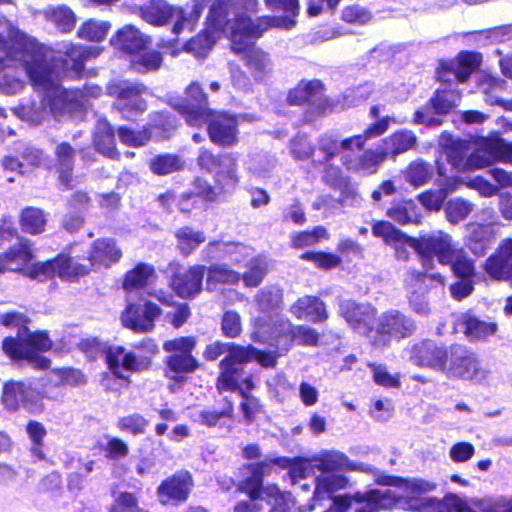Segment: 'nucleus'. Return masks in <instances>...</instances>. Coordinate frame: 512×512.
Returning <instances> with one entry per match:
<instances>
[{"label":"nucleus","mask_w":512,"mask_h":512,"mask_svg":"<svg viewBox=\"0 0 512 512\" xmlns=\"http://www.w3.org/2000/svg\"><path fill=\"white\" fill-rule=\"evenodd\" d=\"M26 322V317L18 312L0 315V324L3 326L19 327V339L6 338L3 341V350L11 359L26 360L35 368L46 369L50 361L38 352L49 350L52 342L45 332H29L24 327Z\"/></svg>","instance_id":"39448f33"},{"label":"nucleus","mask_w":512,"mask_h":512,"mask_svg":"<svg viewBox=\"0 0 512 512\" xmlns=\"http://www.w3.org/2000/svg\"><path fill=\"white\" fill-rule=\"evenodd\" d=\"M460 99L461 95L456 90H437L434 98L431 99L432 107L417 110L414 122L427 126H438L441 124V120L431 116V109H433L436 114H446L459 104Z\"/></svg>","instance_id":"aec40b11"},{"label":"nucleus","mask_w":512,"mask_h":512,"mask_svg":"<svg viewBox=\"0 0 512 512\" xmlns=\"http://www.w3.org/2000/svg\"><path fill=\"white\" fill-rule=\"evenodd\" d=\"M341 316L357 333L370 336L375 329L376 309L368 303L344 300L339 308Z\"/></svg>","instance_id":"f3484780"},{"label":"nucleus","mask_w":512,"mask_h":512,"mask_svg":"<svg viewBox=\"0 0 512 512\" xmlns=\"http://www.w3.org/2000/svg\"><path fill=\"white\" fill-rule=\"evenodd\" d=\"M122 257V250L111 238H100L92 242L87 255L84 257L88 264H83L91 270L108 269Z\"/></svg>","instance_id":"a211bd4d"},{"label":"nucleus","mask_w":512,"mask_h":512,"mask_svg":"<svg viewBox=\"0 0 512 512\" xmlns=\"http://www.w3.org/2000/svg\"><path fill=\"white\" fill-rule=\"evenodd\" d=\"M427 280L437 281L442 285L444 284V278L440 274H427L415 269L408 270L404 276V287L407 292V298L411 295L426 293L428 290L426 285Z\"/></svg>","instance_id":"c03bdc74"},{"label":"nucleus","mask_w":512,"mask_h":512,"mask_svg":"<svg viewBox=\"0 0 512 512\" xmlns=\"http://www.w3.org/2000/svg\"><path fill=\"white\" fill-rule=\"evenodd\" d=\"M312 462H314V469L317 468L322 473H333L345 469H358L344 453L339 451H324L318 456H314Z\"/></svg>","instance_id":"f704fd0d"},{"label":"nucleus","mask_w":512,"mask_h":512,"mask_svg":"<svg viewBox=\"0 0 512 512\" xmlns=\"http://www.w3.org/2000/svg\"><path fill=\"white\" fill-rule=\"evenodd\" d=\"M245 266L248 267V271L242 275L245 285L249 287L258 286L263 280L267 270L266 259L263 257H255L252 258Z\"/></svg>","instance_id":"0e129e2a"},{"label":"nucleus","mask_w":512,"mask_h":512,"mask_svg":"<svg viewBox=\"0 0 512 512\" xmlns=\"http://www.w3.org/2000/svg\"><path fill=\"white\" fill-rule=\"evenodd\" d=\"M193 487L192 477L188 472H179L158 487V497L161 503L183 502Z\"/></svg>","instance_id":"4be33fe9"},{"label":"nucleus","mask_w":512,"mask_h":512,"mask_svg":"<svg viewBox=\"0 0 512 512\" xmlns=\"http://www.w3.org/2000/svg\"><path fill=\"white\" fill-rule=\"evenodd\" d=\"M160 313V308L150 301L143 306L128 303L122 312L121 322L135 332H148L153 329L154 321Z\"/></svg>","instance_id":"6ab92c4d"},{"label":"nucleus","mask_w":512,"mask_h":512,"mask_svg":"<svg viewBox=\"0 0 512 512\" xmlns=\"http://www.w3.org/2000/svg\"><path fill=\"white\" fill-rule=\"evenodd\" d=\"M177 248L183 255L191 254L200 244L205 242L203 231H196L190 227H182L175 232Z\"/></svg>","instance_id":"3c124183"},{"label":"nucleus","mask_w":512,"mask_h":512,"mask_svg":"<svg viewBox=\"0 0 512 512\" xmlns=\"http://www.w3.org/2000/svg\"><path fill=\"white\" fill-rule=\"evenodd\" d=\"M58 52L66 55L68 58L67 61L71 63L72 72L78 75L84 67V62L90 58L99 56L101 49L98 47L67 43L59 46Z\"/></svg>","instance_id":"c9c22d12"},{"label":"nucleus","mask_w":512,"mask_h":512,"mask_svg":"<svg viewBox=\"0 0 512 512\" xmlns=\"http://www.w3.org/2000/svg\"><path fill=\"white\" fill-rule=\"evenodd\" d=\"M265 500L272 505L270 512H290L291 495L282 493L277 486L269 485L264 490Z\"/></svg>","instance_id":"e2e57ef3"},{"label":"nucleus","mask_w":512,"mask_h":512,"mask_svg":"<svg viewBox=\"0 0 512 512\" xmlns=\"http://www.w3.org/2000/svg\"><path fill=\"white\" fill-rule=\"evenodd\" d=\"M372 233L374 236L382 238L385 243L394 245L406 244V240L409 238L387 221L375 222L372 226Z\"/></svg>","instance_id":"bf43d9fd"},{"label":"nucleus","mask_w":512,"mask_h":512,"mask_svg":"<svg viewBox=\"0 0 512 512\" xmlns=\"http://www.w3.org/2000/svg\"><path fill=\"white\" fill-rule=\"evenodd\" d=\"M448 352L432 341L415 344L410 351V359L418 366H425L443 372Z\"/></svg>","instance_id":"5701e85b"},{"label":"nucleus","mask_w":512,"mask_h":512,"mask_svg":"<svg viewBox=\"0 0 512 512\" xmlns=\"http://www.w3.org/2000/svg\"><path fill=\"white\" fill-rule=\"evenodd\" d=\"M403 174L408 183L414 187H420L432 178L433 168L430 164L417 160L411 162Z\"/></svg>","instance_id":"6e6d98bb"},{"label":"nucleus","mask_w":512,"mask_h":512,"mask_svg":"<svg viewBox=\"0 0 512 512\" xmlns=\"http://www.w3.org/2000/svg\"><path fill=\"white\" fill-rule=\"evenodd\" d=\"M461 324L465 335L473 340H484L497 331L496 323L482 321L470 314L462 316Z\"/></svg>","instance_id":"a18cd8bd"},{"label":"nucleus","mask_w":512,"mask_h":512,"mask_svg":"<svg viewBox=\"0 0 512 512\" xmlns=\"http://www.w3.org/2000/svg\"><path fill=\"white\" fill-rule=\"evenodd\" d=\"M93 143L98 152L111 159L118 158L115 147L114 132L111 125L105 119H99L96 123Z\"/></svg>","instance_id":"4c0bfd02"},{"label":"nucleus","mask_w":512,"mask_h":512,"mask_svg":"<svg viewBox=\"0 0 512 512\" xmlns=\"http://www.w3.org/2000/svg\"><path fill=\"white\" fill-rule=\"evenodd\" d=\"M33 258L27 242H21L8 251L0 254V274L8 271L23 272Z\"/></svg>","instance_id":"cd10ccee"},{"label":"nucleus","mask_w":512,"mask_h":512,"mask_svg":"<svg viewBox=\"0 0 512 512\" xmlns=\"http://www.w3.org/2000/svg\"><path fill=\"white\" fill-rule=\"evenodd\" d=\"M255 330L252 333V339L259 342H268L277 340L284 336H289L291 340H295L298 344L315 346L318 344V333L307 326H292L289 320L277 318L274 320L272 327H266L260 320L254 321Z\"/></svg>","instance_id":"9b49d317"},{"label":"nucleus","mask_w":512,"mask_h":512,"mask_svg":"<svg viewBox=\"0 0 512 512\" xmlns=\"http://www.w3.org/2000/svg\"><path fill=\"white\" fill-rule=\"evenodd\" d=\"M157 275L152 265L138 263L134 268L127 271L123 280V289L127 292L143 289L152 284Z\"/></svg>","instance_id":"e433bc0d"},{"label":"nucleus","mask_w":512,"mask_h":512,"mask_svg":"<svg viewBox=\"0 0 512 512\" xmlns=\"http://www.w3.org/2000/svg\"><path fill=\"white\" fill-rule=\"evenodd\" d=\"M376 482L385 486H394L403 490L406 497L411 498V502L419 499L418 496L424 493L434 491L437 484L421 478L404 479L395 476L381 475Z\"/></svg>","instance_id":"393cba45"},{"label":"nucleus","mask_w":512,"mask_h":512,"mask_svg":"<svg viewBox=\"0 0 512 512\" xmlns=\"http://www.w3.org/2000/svg\"><path fill=\"white\" fill-rule=\"evenodd\" d=\"M443 373L448 378L470 380L477 383L484 381L487 373L483 370L475 355L461 346H453L448 352Z\"/></svg>","instance_id":"4468645a"},{"label":"nucleus","mask_w":512,"mask_h":512,"mask_svg":"<svg viewBox=\"0 0 512 512\" xmlns=\"http://www.w3.org/2000/svg\"><path fill=\"white\" fill-rule=\"evenodd\" d=\"M416 141L417 138L412 131H398L383 141L384 147L382 150L387 151V156L389 154L397 155L412 149Z\"/></svg>","instance_id":"09e8293b"},{"label":"nucleus","mask_w":512,"mask_h":512,"mask_svg":"<svg viewBox=\"0 0 512 512\" xmlns=\"http://www.w3.org/2000/svg\"><path fill=\"white\" fill-rule=\"evenodd\" d=\"M480 59L481 57L477 53L462 52L458 55L454 63L442 65L441 70L438 71L439 78L443 81H448L449 78H447L444 74V70H448L459 82H464L477 68Z\"/></svg>","instance_id":"7c9ffc66"},{"label":"nucleus","mask_w":512,"mask_h":512,"mask_svg":"<svg viewBox=\"0 0 512 512\" xmlns=\"http://www.w3.org/2000/svg\"><path fill=\"white\" fill-rule=\"evenodd\" d=\"M512 265V239H504L497 251V254L487 259L485 263L486 272L494 279L507 276Z\"/></svg>","instance_id":"2f4dec72"},{"label":"nucleus","mask_w":512,"mask_h":512,"mask_svg":"<svg viewBox=\"0 0 512 512\" xmlns=\"http://www.w3.org/2000/svg\"><path fill=\"white\" fill-rule=\"evenodd\" d=\"M290 312L298 319L307 318L313 322H321L327 319L324 303L312 296L299 298L291 306Z\"/></svg>","instance_id":"72a5a7b5"},{"label":"nucleus","mask_w":512,"mask_h":512,"mask_svg":"<svg viewBox=\"0 0 512 512\" xmlns=\"http://www.w3.org/2000/svg\"><path fill=\"white\" fill-rule=\"evenodd\" d=\"M131 63L136 70L146 72L159 68L162 63V57L157 51H146L143 49L133 56Z\"/></svg>","instance_id":"338daca9"},{"label":"nucleus","mask_w":512,"mask_h":512,"mask_svg":"<svg viewBox=\"0 0 512 512\" xmlns=\"http://www.w3.org/2000/svg\"><path fill=\"white\" fill-rule=\"evenodd\" d=\"M223 13H226V10H223L220 2L212 4L207 17L205 31L192 38L186 44V51L199 58L205 57L221 35L229 37L230 30L224 21Z\"/></svg>","instance_id":"f8f14e48"},{"label":"nucleus","mask_w":512,"mask_h":512,"mask_svg":"<svg viewBox=\"0 0 512 512\" xmlns=\"http://www.w3.org/2000/svg\"><path fill=\"white\" fill-rule=\"evenodd\" d=\"M107 94L115 97L114 108L125 119H133L147 109L144 96L148 95L149 91L141 83L126 80L112 81L107 86Z\"/></svg>","instance_id":"9d476101"},{"label":"nucleus","mask_w":512,"mask_h":512,"mask_svg":"<svg viewBox=\"0 0 512 512\" xmlns=\"http://www.w3.org/2000/svg\"><path fill=\"white\" fill-rule=\"evenodd\" d=\"M229 354L220 362L222 370L217 387L219 390H235L240 386L243 373L241 364L256 360L263 367L269 368L276 364V356L271 352H263L252 346L242 347L230 344Z\"/></svg>","instance_id":"423d86ee"},{"label":"nucleus","mask_w":512,"mask_h":512,"mask_svg":"<svg viewBox=\"0 0 512 512\" xmlns=\"http://www.w3.org/2000/svg\"><path fill=\"white\" fill-rule=\"evenodd\" d=\"M118 50L135 55L146 48L149 39L133 25H126L119 29L110 40Z\"/></svg>","instance_id":"bb28decb"},{"label":"nucleus","mask_w":512,"mask_h":512,"mask_svg":"<svg viewBox=\"0 0 512 512\" xmlns=\"http://www.w3.org/2000/svg\"><path fill=\"white\" fill-rule=\"evenodd\" d=\"M24 383L8 382L3 389L2 400L5 406L11 410L23 403Z\"/></svg>","instance_id":"774afa93"},{"label":"nucleus","mask_w":512,"mask_h":512,"mask_svg":"<svg viewBox=\"0 0 512 512\" xmlns=\"http://www.w3.org/2000/svg\"><path fill=\"white\" fill-rule=\"evenodd\" d=\"M62 62L34 38L15 29L5 19L0 20V89L14 94L23 87L26 75L33 87L43 93L39 104L22 106L19 116L32 124H40L49 114L54 118L75 115L83 111L87 98H97L99 86H87L83 91L66 90L59 85L64 70ZM0 118H5L0 108Z\"/></svg>","instance_id":"f257e3e1"},{"label":"nucleus","mask_w":512,"mask_h":512,"mask_svg":"<svg viewBox=\"0 0 512 512\" xmlns=\"http://www.w3.org/2000/svg\"><path fill=\"white\" fill-rule=\"evenodd\" d=\"M208 123L210 140L220 146H233L238 142V120L222 112H208L201 125Z\"/></svg>","instance_id":"dca6fc26"},{"label":"nucleus","mask_w":512,"mask_h":512,"mask_svg":"<svg viewBox=\"0 0 512 512\" xmlns=\"http://www.w3.org/2000/svg\"><path fill=\"white\" fill-rule=\"evenodd\" d=\"M46 218L44 212L36 207H27L20 215V226L29 234H40L44 231Z\"/></svg>","instance_id":"864d4df0"},{"label":"nucleus","mask_w":512,"mask_h":512,"mask_svg":"<svg viewBox=\"0 0 512 512\" xmlns=\"http://www.w3.org/2000/svg\"><path fill=\"white\" fill-rule=\"evenodd\" d=\"M184 161L176 155H160L150 162V169L158 175H167L183 169Z\"/></svg>","instance_id":"052dcab7"},{"label":"nucleus","mask_w":512,"mask_h":512,"mask_svg":"<svg viewBox=\"0 0 512 512\" xmlns=\"http://www.w3.org/2000/svg\"><path fill=\"white\" fill-rule=\"evenodd\" d=\"M245 24V31L241 32L231 28L229 39L232 50L245 61L246 67L256 80H263L272 70V63L269 55L263 50L254 46L253 41L259 38L268 28L292 29L294 21L292 19L277 17H261L256 27L250 28L246 21L239 18Z\"/></svg>","instance_id":"20e7f679"},{"label":"nucleus","mask_w":512,"mask_h":512,"mask_svg":"<svg viewBox=\"0 0 512 512\" xmlns=\"http://www.w3.org/2000/svg\"><path fill=\"white\" fill-rule=\"evenodd\" d=\"M45 18L63 32H70L75 25V15L66 6L49 7L44 11Z\"/></svg>","instance_id":"603ef678"},{"label":"nucleus","mask_w":512,"mask_h":512,"mask_svg":"<svg viewBox=\"0 0 512 512\" xmlns=\"http://www.w3.org/2000/svg\"><path fill=\"white\" fill-rule=\"evenodd\" d=\"M322 96V84L318 80L301 81L288 94V102L292 105L304 103H320Z\"/></svg>","instance_id":"ea45409f"},{"label":"nucleus","mask_w":512,"mask_h":512,"mask_svg":"<svg viewBox=\"0 0 512 512\" xmlns=\"http://www.w3.org/2000/svg\"><path fill=\"white\" fill-rule=\"evenodd\" d=\"M201 14L202 8L199 4L183 8L170 5L164 0H153L140 8L141 18L152 25L162 26L169 20H175L172 29L175 35L185 29L192 31Z\"/></svg>","instance_id":"0eeeda50"},{"label":"nucleus","mask_w":512,"mask_h":512,"mask_svg":"<svg viewBox=\"0 0 512 512\" xmlns=\"http://www.w3.org/2000/svg\"><path fill=\"white\" fill-rule=\"evenodd\" d=\"M447 265H450L454 274L462 279L469 278L474 274V263L466 256L463 249L455 247Z\"/></svg>","instance_id":"13d9d810"},{"label":"nucleus","mask_w":512,"mask_h":512,"mask_svg":"<svg viewBox=\"0 0 512 512\" xmlns=\"http://www.w3.org/2000/svg\"><path fill=\"white\" fill-rule=\"evenodd\" d=\"M392 118L386 117L367 128L362 134L345 138L341 141L332 136L324 135L319 139V149L323 153V163L335 158L342 152L341 161L343 166L352 172L363 174H374L380 165L387 158V151L381 149H368L362 154L355 156V151L363 149L366 141L384 134Z\"/></svg>","instance_id":"f03ea898"},{"label":"nucleus","mask_w":512,"mask_h":512,"mask_svg":"<svg viewBox=\"0 0 512 512\" xmlns=\"http://www.w3.org/2000/svg\"><path fill=\"white\" fill-rule=\"evenodd\" d=\"M89 273V269L81 263L74 262L71 257L61 254L53 260L38 262L29 267L26 266L24 275L39 281L57 275L63 280L72 279Z\"/></svg>","instance_id":"ddd939ff"},{"label":"nucleus","mask_w":512,"mask_h":512,"mask_svg":"<svg viewBox=\"0 0 512 512\" xmlns=\"http://www.w3.org/2000/svg\"><path fill=\"white\" fill-rule=\"evenodd\" d=\"M314 495L318 499L329 497L332 493L344 489L347 486L346 477L336 473H322L315 479Z\"/></svg>","instance_id":"de8ad7c7"},{"label":"nucleus","mask_w":512,"mask_h":512,"mask_svg":"<svg viewBox=\"0 0 512 512\" xmlns=\"http://www.w3.org/2000/svg\"><path fill=\"white\" fill-rule=\"evenodd\" d=\"M466 228L468 233L467 247L475 255L483 256L490 244V228L478 223H470Z\"/></svg>","instance_id":"37998d69"},{"label":"nucleus","mask_w":512,"mask_h":512,"mask_svg":"<svg viewBox=\"0 0 512 512\" xmlns=\"http://www.w3.org/2000/svg\"><path fill=\"white\" fill-rule=\"evenodd\" d=\"M323 153L318 148V155L313 160L315 165H321L324 167L323 171V180L332 187L341 189L340 202L342 205H350L355 206L360 202V198L356 192V190L347 184L346 178L343 176L341 168L338 166L332 165L330 162H322Z\"/></svg>","instance_id":"412c9836"},{"label":"nucleus","mask_w":512,"mask_h":512,"mask_svg":"<svg viewBox=\"0 0 512 512\" xmlns=\"http://www.w3.org/2000/svg\"><path fill=\"white\" fill-rule=\"evenodd\" d=\"M238 158L233 153L222 154V165L215 171L217 189L223 192L233 191L238 183Z\"/></svg>","instance_id":"473e14b6"},{"label":"nucleus","mask_w":512,"mask_h":512,"mask_svg":"<svg viewBox=\"0 0 512 512\" xmlns=\"http://www.w3.org/2000/svg\"><path fill=\"white\" fill-rule=\"evenodd\" d=\"M218 192L209 183L202 179H197L194 183V191L189 194H183L179 201L181 211L190 212L192 207L200 204L202 201H214L217 199Z\"/></svg>","instance_id":"58836bf2"},{"label":"nucleus","mask_w":512,"mask_h":512,"mask_svg":"<svg viewBox=\"0 0 512 512\" xmlns=\"http://www.w3.org/2000/svg\"><path fill=\"white\" fill-rule=\"evenodd\" d=\"M241 279V273L228 268L226 265H212L207 271L206 286L214 291L218 284H235Z\"/></svg>","instance_id":"8fccbe9b"},{"label":"nucleus","mask_w":512,"mask_h":512,"mask_svg":"<svg viewBox=\"0 0 512 512\" xmlns=\"http://www.w3.org/2000/svg\"><path fill=\"white\" fill-rule=\"evenodd\" d=\"M506 81L491 75H484L479 83L481 91L486 95L485 101L490 105H499L512 111V100H504L500 93L506 88Z\"/></svg>","instance_id":"a19ab883"},{"label":"nucleus","mask_w":512,"mask_h":512,"mask_svg":"<svg viewBox=\"0 0 512 512\" xmlns=\"http://www.w3.org/2000/svg\"><path fill=\"white\" fill-rule=\"evenodd\" d=\"M205 266L195 265L174 274L171 286L182 298L194 297L202 288Z\"/></svg>","instance_id":"b1692460"},{"label":"nucleus","mask_w":512,"mask_h":512,"mask_svg":"<svg viewBox=\"0 0 512 512\" xmlns=\"http://www.w3.org/2000/svg\"><path fill=\"white\" fill-rule=\"evenodd\" d=\"M242 390L244 400L241 403V411L245 419L249 422L253 421L255 416L261 411V405L255 397L245 395V391H250L254 388V384L251 379H243L238 387Z\"/></svg>","instance_id":"69168bd1"},{"label":"nucleus","mask_w":512,"mask_h":512,"mask_svg":"<svg viewBox=\"0 0 512 512\" xmlns=\"http://www.w3.org/2000/svg\"><path fill=\"white\" fill-rule=\"evenodd\" d=\"M415 329V322L410 317L398 310H389L378 318L372 344L377 347L386 346L391 337L406 338Z\"/></svg>","instance_id":"2eb2a0df"},{"label":"nucleus","mask_w":512,"mask_h":512,"mask_svg":"<svg viewBox=\"0 0 512 512\" xmlns=\"http://www.w3.org/2000/svg\"><path fill=\"white\" fill-rule=\"evenodd\" d=\"M275 463L283 468H289V475L293 483L308 477L314 472L312 460L309 461L302 458H278Z\"/></svg>","instance_id":"5fc2aeb1"},{"label":"nucleus","mask_w":512,"mask_h":512,"mask_svg":"<svg viewBox=\"0 0 512 512\" xmlns=\"http://www.w3.org/2000/svg\"><path fill=\"white\" fill-rule=\"evenodd\" d=\"M134 350L128 351L122 346H112L106 353L109 369L119 378L124 379L120 370L129 372H142L151 365V359L158 353V346L152 339H144L133 346Z\"/></svg>","instance_id":"6e6552de"},{"label":"nucleus","mask_w":512,"mask_h":512,"mask_svg":"<svg viewBox=\"0 0 512 512\" xmlns=\"http://www.w3.org/2000/svg\"><path fill=\"white\" fill-rule=\"evenodd\" d=\"M473 203L462 198H455L446 204L445 213L450 223L456 224L463 221L473 211Z\"/></svg>","instance_id":"680f3d73"},{"label":"nucleus","mask_w":512,"mask_h":512,"mask_svg":"<svg viewBox=\"0 0 512 512\" xmlns=\"http://www.w3.org/2000/svg\"><path fill=\"white\" fill-rule=\"evenodd\" d=\"M55 155L57 159V169L59 180L66 188L72 186V166L74 159V150L68 143H61L56 147Z\"/></svg>","instance_id":"49530a36"},{"label":"nucleus","mask_w":512,"mask_h":512,"mask_svg":"<svg viewBox=\"0 0 512 512\" xmlns=\"http://www.w3.org/2000/svg\"><path fill=\"white\" fill-rule=\"evenodd\" d=\"M257 0H232L228 3V14L224 21L227 23L229 30L235 28L241 32L245 31V24L239 18L246 21V24L250 28L256 27L261 18L256 23L252 22L251 19L245 15V12H256Z\"/></svg>","instance_id":"c756f323"},{"label":"nucleus","mask_w":512,"mask_h":512,"mask_svg":"<svg viewBox=\"0 0 512 512\" xmlns=\"http://www.w3.org/2000/svg\"><path fill=\"white\" fill-rule=\"evenodd\" d=\"M186 95L191 102L181 108L187 123L191 126H200L205 114L206 95L197 83H192L186 90Z\"/></svg>","instance_id":"c85d7f7f"},{"label":"nucleus","mask_w":512,"mask_h":512,"mask_svg":"<svg viewBox=\"0 0 512 512\" xmlns=\"http://www.w3.org/2000/svg\"><path fill=\"white\" fill-rule=\"evenodd\" d=\"M205 251L211 257H216V252H219V257L228 258L236 266H245L253 258L252 248L241 243L210 242Z\"/></svg>","instance_id":"a878e982"},{"label":"nucleus","mask_w":512,"mask_h":512,"mask_svg":"<svg viewBox=\"0 0 512 512\" xmlns=\"http://www.w3.org/2000/svg\"><path fill=\"white\" fill-rule=\"evenodd\" d=\"M406 245L417 253L422 266L426 270L434 267V258L440 264H448L455 248L452 237L441 230L423 234L419 237L407 238Z\"/></svg>","instance_id":"1a4fd4ad"},{"label":"nucleus","mask_w":512,"mask_h":512,"mask_svg":"<svg viewBox=\"0 0 512 512\" xmlns=\"http://www.w3.org/2000/svg\"><path fill=\"white\" fill-rule=\"evenodd\" d=\"M110 28L108 21L89 19L80 26L77 35L87 41L99 42L106 37Z\"/></svg>","instance_id":"4d7b16f0"},{"label":"nucleus","mask_w":512,"mask_h":512,"mask_svg":"<svg viewBox=\"0 0 512 512\" xmlns=\"http://www.w3.org/2000/svg\"><path fill=\"white\" fill-rule=\"evenodd\" d=\"M447 161L459 171L485 168L495 161H512V143H506L498 133L474 140V151L467 156V143L442 136Z\"/></svg>","instance_id":"7ed1b4c3"},{"label":"nucleus","mask_w":512,"mask_h":512,"mask_svg":"<svg viewBox=\"0 0 512 512\" xmlns=\"http://www.w3.org/2000/svg\"><path fill=\"white\" fill-rule=\"evenodd\" d=\"M166 376L176 382L184 380V374L193 372L198 363L191 354H173L167 358Z\"/></svg>","instance_id":"79ce46f5"}]
</instances>
